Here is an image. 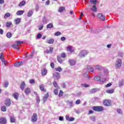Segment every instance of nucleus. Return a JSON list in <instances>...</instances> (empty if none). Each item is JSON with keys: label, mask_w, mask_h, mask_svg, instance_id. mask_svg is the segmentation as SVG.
I'll return each mask as SVG.
<instances>
[{"label": "nucleus", "mask_w": 124, "mask_h": 124, "mask_svg": "<svg viewBox=\"0 0 124 124\" xmlns=\"http://www.w3.org/2000/svg\"><path fill=\"white\" fill-rule=\"evenodd\" d=\"M54 93L56 95H58V89H55L54 91Z\"/></svg>", "instance_id": "62"}, {"label": "nucleus", "mask_w": 124, "mask_h": 124, "mask_svg": "<svg viewBox=\"0 0 124 124\" xmlns=\"http://www.w3.org/2000/svg\"><path fill=\"white\" fill-rule=\"evenodd\" d=\"M68 104L69 105L70 108H72V107L74 106L73 105V101H67Z\"/></svg>", "instance_id": "28"}, {"label": "nucleus", "mask_w": 124, "mask_h": 124, "mask_svg": "<svg viewBox=\"0 0 124 124\" xmlns=\"http://www.w3.org/2000/svg\"><path fill=\"white\" fill-rule=\"evenodd\" d=\"M59 120V121H63V117L60 116Z\"/></svg>", "instance_id": "63"}, {"label": "nucleus", "mask_w": 124, "mask_h": 124, "mask_svg": "<svg viewBox=\"0 0 124 124\" xmlns=\"http://www.w3.org/2000/svg\"><path fill=\"white\" fill-rule=\"evenodd\" d=\"M11 25H12V22H7L6 27H7V28H9L10 27V26H11Z\"/></svg>", "instance_id": "44"}, {"label": "nucleus", "mask_w": 124, "mask_h": 124, "mask_svg": "<svg viewBox=\"0 0 124 124\" xmlns=\"http://www.w3.org/2000/svg\"><path fill=\"white\" fill-rule=\"evenodd\" d=\"M53 27H54V25H53V24L49 23V24H48L47 25L46 28L47 29H52V28H53Z\"/></svg>", "instance_id": "34"}, {"label": "nucleus", "mask_w": 124, "mask_h": 124, "mask_svg": "<svg viewBox=\"0 0 124 124\" xmlns=\"http://www.w3.org/2000/svg\"><path fill=\"white\" fill-rule=\"evenodd\" d=\"M111 86H112V83H109L106 85V88H109V87H111Z\"/></svg>", "instance_id": "56"}, {"label": "nucleus", "mask_w": 124, "mask_h": 124, "mask_svg": "<svg viewBox=\"0 0 124 124\" xmlns=\"http://www.w3.org/2000/svg\"><path fill=\"white\" fill-rule=\"evenodd\" d=\"M115 92V90L114 89L108 90L106 91V93H113Z\"/></svg>", "instance_id": "29"}, {"label": "nucleus", "mask_w": 124, "mask_h": 124, "mask_svg": "<svg viewBox=\"0 0 124 124\" xmlns=\"http://www.w3.org/2000/svg\"><path fill=\"white\" fill-rule=\"evenodd\" d=\"M10 122L12 123H16V119H15V117L14 116V115L10 116Z\"/></svg>", "instance_id": "17"}, {"label": "nucleus", "mask_w": 124, "mask_h": 124, "mask_svg": "<svg viewBox=\"0 0 124 124\" xmlns=\"http://www.w3.org/2000/svg\"><path fill=\"white\" fill-rule=\"evenodd\" d=\"M55 70L56 71H58L59 72H62V67H59L55 68Z\"/></svg>", "instance_id": "36"}, {"label": "nucleus", "mask_w": 124, "mask_h": 124, "mask_svg": "<svg viewBox=\"0 0 124 124\" xmlns=\"http://www.w3.org/2000/svg\"><path fill=\"white\" fill-rule=\"evenodd\" d=\"M53 77L55 79H60V73L58 72H56L53 74Z\"/></svg>", "instance_id": "10"}, {"label": "nucleus", "mask_w": 124, "mask_h": 124, "mask_svg": "<svg viewBox=\"0 0 124 124\" xmlns=\"http://www.w3.org/2000/svg\"><path fill=\"white\" fill-rule=\"evenodd\" d=\"M53 85L55 88H57L58 87V83H57V82L56 81L53 82Z\"/></svg>", "instance_id": "52"}, {"label": "nucleus", "mask_w": 124, "mask_h": 124, "mask_svg": "<svg viewBox=\"0 0 124 124\" xmlns=\"http://www.w3.org/2000/svg\"><path fill=\"white\" fill-rule=\"evenodd\" d=\"M31 120L33 123H35L37 121V114L34 113L31 117Z\"/></svg>", "instance_id": "4"}, {"label": "nucleus", "mask_w": 124, "mask_h": 124, "mask_svg": "<svg viewBox=\"0 0 124 124\" xmlns=\"http://www.w3.org/2000/svg\"><path fill=\"white\" fill-rule=\"evenodd\" d=\"M6 36L8 38H11L12 37V33L11 32H8L6 34Z\"/></svg>", "instance_id": "33"}, {"label": "nucleus", "mask_w": 124, "mask_h": 124, "mask_svg": "<svg viewBox=\"0 0 124 124\" xmlns=\"http://www.w3.org/2000/svg\"><path fill=\"white\" fill-rule=\"evenodd\" d=\"M16 44H17V46L18 45H21V44H22L23 43L22 41H16Z\"/></svg>", "instance_id": "47"}, {"label": "nucleus", "mask_w": 124, "mask_h": 124, "mask_svg": "<svg viewBox=\"0 0 124 124\" xmlns=\"http://www.w3.org/2000/svg\"><path fill=\"white\" fill-rule=\"evenodd\" d=\"M94 67H95L96 69H98L99 70H102V69H103V67L100 66L99 65H96L94 66Z\"/></svg>", "instance_id": "27"}, {"label": "nucleus", "mask_w": 124, "mask_h": 124, "mask_svg": "<svg viewBox=\"0 0 124 124\" xmlns=\"http://www.w3.org/2000/svg\"><path fill=\"white\" fill-rule=\"evenodd\" d=\"M104 105L105 106H110L111 105V103H110V101L108 100H106L103 102Z\"/></svg>", "instance_id": "9"}, {"label": "nucleus", "mask_w": 124, "mask_h": 124, "mask_svg": "<svg viewBox=\"0 0 124 124\" xmlns=\"http://www.w3.org/2000/svg\"><path fill=\"white\" fill-rule=\"evenodd\" d=\"M98 18L100 20H102V21H105V20H106L105 16H103L101 13L98 14Z\"/></svg>", "instance_id": "5"}, {"label": "nucleus", "mask_w": 124, "mask_h": 124, "mask_svg": "<svg viewBox=\"0 0 124 124\" xmlns=\"http://www.w3.org/2000/svg\"><path fill=\"white\" fill-rule=\"evenodd\" d=\"M81 103V100H77L76 101V104H77V105H78V104H80Z\"/></svg>", "instance_id": "55"}, {"label": "nucleus", "mask_w": 124, "mask_h": 124, "mask_svg": "<svg viewBox=\"0 0 124 124\" xmlns=\"http://www.w3.org/2000/svg\"><path fill=\"white\" fill-rule=\"evenodd\" d=\"M30 84H34V83H35V81L34 80V79H31L30 80Z\"/></svg>", "instance_id": "58"}, {"label": "nucleus", "mask_w": 124, "mask_h": 124, "mask_svg": "<svg viewBox=\"0 0 124 124\" xmlns=\"http://www.w3.org/2000/svg\"><path fill=\"white\" fill-rule=\"evenodd\" d=\"M93 109L94 110V111H96V112H101L104 110V108L101 106H97L93 107Z\"/></svg>", "instance_id": "2"}, {"label": "nucleus", "mask_w": 124, "mask_h": 124, "mask_svg": "<svg viewBox=\"0 0 124 124\" xmlns=\"http://www.w3.org/2000/svg\"><path fill=\"white\" fill-rule=\"evenodd\" d=\"M62 34V33L60 31H57L56 33H55V35H56L57 36H58V35H61Z\"/></svg>", "instance_id": "51"}, {"label": "nucleus", "mask_w": 124, "mask_h": 124, "mask_svg": "<svg viewBox=\"0 0 124 124\" xmlns=\"http://www.w3.org/2000/svg\"><path fill=\"white\" fill-rule=\"evenodd\" d=\"M82 86L84 87V88H89V87H90V85L88 84H82Z\"/></svg>", "instance_id": "60"}, {"label": "nucleus", "mask_w": 124, "mask_h": 124, "mask_svg": "<svg viewBox=\"0 0 124 124\" xmlns=\"http://www.w3.org/2000/svg\"><path fill=\"white\" fill-rule=\"evenodd\" d=\"M6 123H7L6 118H5L4 117H1L0 118V124H6Z\"/></svg>", "instance_id": "6"}, {"label": "nucleus", "mask_w": 124, "mask_h": 124, "mask_svg": "<svg viewBox=\"0 0 124 124\" xmlns=\"http://www.w3.org/2000/svg\"><path fill=\"white\" fill-rule=\"evenodd\" d=\"M53 50H54V48L52 47H50L49 48V53L50 54H52V53H53Z\"/></svg>", "instance_id": "59"}, {"label": "nucleus", "mask_w": 124, "mask_h": 124, "mask_svg": "<svg viewBox=\"0 0 124 124\" xmlns=\"http://www.w3.org/2000/svg\"><path fill=\"white\" fill-rule=\"evenodd\" d=\"M25 4H26V1L25 0H23L22 1L19 3V6L21 7V6H24Z\"/></svg>", "instance_id": "31"}, {"label": "nucleus", "mask_w": 124, "mask_h": 124, "mask_svg": "<svg viewBox=\"0 0 124 124\" xmlns=\"http://www.w3.org/2000/svg\"><path fill=\"white\" fill-rule=\"evenodd\" d=\"M0 60H1V62L4 63L5 65H6V63H7V61H5L4 58H3V53H1L0 54Z\"/></svg>", "instance_id": "8"}, {"label": "nucleus", "mask_w": 124, "mask_h": 124, "mask_svg": "<svg viewBox=\"0 0 124 124\" xmlns=\"http://www.w3.org/2000/svg\"><path fill=\"white\" fill-rule=\"evenodd\" d=\"M25 87H26V83H25V82H22L20 85L21 90L22 91H24V89H25Z\"/></svg>", "instance_id": "19"}, {"label": "nucleus", "mask_w": 124, "mask_h": 124, "mask_svg": "<svg viewBox=\"0 0 124 124\" xmlns=\"http://www.w3.org/2000/svg\"><path fill=\"white\" fill-rule=\"evenodd\" d=\"M47 18H46V17H44L43 18V24H47Z\"/></svg>", "instance_id": "40"}, {"label": "nucleus", "mask_w": 124, "mask_h": 124, "mask_svg": "<svg viewBox=\"0 0 124 124\" xmlns=\"http://www.w3.org/2000/svg\"><path fill=\"white\" fill-rule=\"evenodd\" d=\"M116 111L120 115H122V114H123V110H122L121 108H117Z\"/></svg>", "instance_id": "35"}, {"label": "nucleus", "mask_w": 124, "mask_h": 124, "mask_svg": "<svg viewBox=\"0 0 124 124\" xmlns=\"http://www.w3.org/2000/svg\"><path fill=\"white\" fill-rule=\"evenodd\" d=\"M8 85H9V82H8L7 81H6L3 84V86L4 88H7V87H8Z\"/></svg>", "instance_id": "37"}, {"label": "nucleus", "mask_w": 124, "mask_h": 124, "mask_svg": "<svg viewBox=\"0 0 124 124\" xmlns=\"http://www.w3.org/2000/svg\"><path fill=\"white\" fill-rule=\"evenodd\" d=\"M1 111L3 112H6V107L5 106H3L1 107Z\"/></svg>", "instance_id": "43"}, {"label": "nucleus", "mask_w": 124, "mask_h": 124, "mask_svg": "<svg viewBox=\"0 0 124 124\" xmlns=\"http://www.w3.org/2000/svg\"><path fill=\"white\" fill-rule=\"evenodd\" d=\"M64 10H65V8L64 7H60L58 11L59 12L62 13V11H64Z\"/></svg>", "instance_id": "32"}, {"label": "nucleus", "mask_w": 124, "mask_h": 124, "mask_svg": "<svg viewBox=\"0 0 124 124\" xmlns=\"http://www.w3.org/2000/svg\"><path fill=\"white\" fill-rule=\"evenodd\" d=\"M18 45L16 44V45H13L12 46V48H15V49H17L19 51V48L17 47Z\"/></svg>", "instance_id": "46"}, {"label": "nucleus", "mask_w": 124, "mask_h": 124, "mask_svg": "<svg viewBox=\"0 0 124 124\" xmlns=\"http://www.w3.org/2000/svg\"><path fill=\"white\" fill-rule=\"evenodd\" d=\"M62 95H63V92H62V91L60 90L59 96H62Z\"/></svg>", "instance_id": "50"}, {"label": "nucleus", "mask_w": 124, "mask_h": 124, "mask_svg": "<svg viewBox=\"0 0 124 124\" xmlns=\"http://www.w3.org/2000/svg\"><path fill=\"white\" fill-rule=\"evenodd\" d=\"M25 93H26V94H30V93H31V89H30V88H27L26 89H25Z\"/></svg>", "instance_id": "25"}, {"label": "nucleus", "mask_w": 124, "mask_h": 124, "mask_svg": "<svg viewBox=\"0 0 124 124\" xmlns=\"http://www.w3.org/2000/svg\"><path fill=\"white\" fill-rule=\"evenodd\" d=\"M36 100L37 103H39V102H40V99L39 98V96H38V95H36Z\"/></svg>", "instance_id": "48"}, {"label": "nucleus", "mask_w": 124, "mask_h": 124, "mask_svg": "<svg viewBox=\"0 0 124 124\" xmlns=\"http://www.w3.org/2000/svg\"><path fill=\"white\" fill-rule=\"evenodd\" d=\"M25 12V11H18L16 12V15L18 16H21V15H23L24 14V13Z\"/></svg>", "instance_id": "23"}, {"label": "nucleus", "mask_w": 124, "mask_h": 124, "mask_svg": "<svg viewBox=\"0 0 124 124\" xmlns=\"http://www.w3.org/2000/svg\"><path fill=\"white\" fill-rule=\"evenodd\" d=\"M86 69L89 72H93V68L91 66H87Z\"/></svg>", "instance_id": "16"}, {"label": "nucleus", "mask_w": 124, "mask_h": 124, "mask_svg": "<svg viewBox=\"0 0 124 124\" xmlns=\"http://www.w3.org/2000/svg\"><path fill=\"white\" fill-rule=\"evenodd\" d=\"M54 41V39L51 38L50 39L47 40L46 42L47 43H48V44H53Z\"/></svg>", "instance_id": "26"}, {"label": "nucleus", "mask_w": 124, "mask_h": 124, "mask_svg": "<svg viewBox=\"0 0 124 124\" xmlns=\"http://www.w3.org/2000/svg\"><path fill=\"white\" fill-rule=\"evenodd\" d=\"M20 22H21V18H17L15 19V23L16 25H19V24H20Z\"/></svg>", "instance_id": "20"}, {"label": "nucleus", "mask_w": 124, "mask_h": 124, "mask_svg": "<svg viewBox=\"0 0 124 124\" xmlns=\"http://www.w3.org/2000/svg\"><path fill=\"white\" fill-rule=\"evenodd\" d=\"M5 105H6V106H7V107L10 106V105H11V102L10 101V99H7L5 100Z\"/></svg>", "instance_id": "11"}, {"label": "nucleus", "mask_w": 124, "mask_h": 124, "mask_svg": "<svg viewBox=\"0 0 124 124\" xmlns=\"http://www.w3.org/2000/svg\"><path fill=\"white\" fill-rule=\"evenodd\" d=\"M33 14V9L30 10L27 13L28 17H31Z\"/></svg>", "instance_id": "15"}, {"label": "nucleus", "mask_w": 124, "mask_h": 124, "mask_svg": "<svg viewBox=\"0 0 124 124\" xmlns=\"http://www.w3.org/2000/svg\"><path fill=\"white\" fill-rule=\"evenodd\" d=\"M42 37V34H40V33H38L37 35V37L36 38V39H40V38H41Z\"/></svg>", "instance_id": "39"}, {"label": "nucleus", "mask_w": 124, "mask_h": 124, "mask_svg": "<svg viewBox=\"0 0 124 124\" xmlns=\"http://www.w3.org/2000/svg\"><path fill=\"white\" fill-rule=\"evenodd\" d=\"M40 89L42 92H44V93H46V89L44 88V85L43 84H41L39 86Z\"/></svg>", "instance_id": "18"}, {"label": "nucleus", "mask_w": 124, "mask_h": 124, "mask_svg": "<svg viewBox=\"0 0 124 124\" xmlns=\"http://www.w3.org/2000/svg\"><path fill=\"white\" fill-rule=\"evenodd\" d=\"M75 120V118L74 117H70V119L69 120V122H73V121Z\"/></svg>", "instance_id": "53"}, {"label": "nucleus", "mask_w": 124, "mask_h": 124, "mask_svg": "<svg viewBox=\"0 0 124 124\" xmlns=\"http://www.w3.org/2000/svg\"><path fill=\"white\" fill-rule=\"evenodd\" d=\"M67 51L70 52V53H74V48L71 46H69L67 47Z\"/></svg>", "instance_id": "7"}, {"label": "nucleus", "mask_w": 124, "mask_h": 124, "mask_svg": "<svg viewBox=\"0 0 124 124\" xmlns=\"http://www.w3.org/2000/svg\"><path fill=\"white\" fill-rule=\"evenodd\" d=\"M124 80H121L119 82V86L120 87H122V86H124Z\"/></svg>", "instance_id": "45"}, {"label": "nucleus", "mask_w": 124, "mask_h": 124, "mask_svg": "<svg viewBox=\"0 0 124 124\" xmlns=\"http://www.w3.org/2000/svg\"><path fill=\"white\" fill-rule=\"evenodd\" d=\"M57 61L60 62V63H62V58L60 56L57 57Z\"/></svg>", "instance_id": "38"}, {"label": "nucleus", "mask_w": 124, "mask_h": 124, "mask_svg": "<svg viewBox=\"0 0 124 124\" xmlns=\"http://www.w3.org/2000/svg\"><path fill=\"white\" fill-rule=\"evenodd\" d=\"M69 62L70 65H75V63H76V61L74 60L70 59L69 60Z\"/></svg>", "instance_id": "13"}, {"label": "nucleus", "mask_w": 124, "mask_h": 124, "mask_svg": "<svg viewBox=\"0 0 124 124\" xmlns=\"http://www.w3.org/2000/svg\"><path fill=\"white\" fill-rule=\"evenodd\" d=\"M122 66V60L118 59L115 62V67L119 69Z\"/></svg>", "instance_id": "3"}, {"label": "nucleus", "mask_w": 124, "mask_h": 124, "mask_svg": "<svg viewBox=\"0 0 124 124\" xmlns=\"http://www.w3.org/2000/svg\"><path fill=\"white\" fill-rule=\"evenodd\" d=\"M48 97H49V93H47L45 95L44 97V98H43L44 102H45L46 101Z\"/></svg>", "instance_id": "24"}, {"label": "nucleus", "mask_w": 124, "mask_h": 124, "mask_svg": "<svg viewBox=\"0 0 124 124\" xmlns=\"http://www.w3.org/2000/svg\"><path fill=\"white\" fill-rule=\"evenodd\" d=\"M38 10H39V6H38V5H36L35 7V11L36 12H37Z\"/></svg>", "instance_id": "54"}, {"label": "nucleus", "mask_w": 124, "mask_h": 124, "mask_svg": "<svg viewBox=\"0 0 124 124\" xmlns=\"http://www.w3.org/2000/svg\"><path fill=\"white\" fill-rule=\"evenodd\" d=\"M96 93V89H93L90 91V93Z\"/></svg>", "instance_id": "41"}, {"label": "nucleus", "mask_w": 124, "mask_h": 124, "mask_svg": "<svg viewBox=\"0 0 124 124\" xmlns=\"http://www.w3.org/2000/svg\"><path fill=\"white\" fill-rule=\"evenodd\" d=\"M101 77H102V75L101 74L100 75V76H97L94 77V80H95V81H100Z\"/></svg>", "instance_id": "22"}, {"label": "nucleus", "mask_w": 124, "mask_h": 124, "mask_svg": "<svg viewBox=\"0 0 124 124\" xmlns=\"http://www.w3.org/2000/svg\"><path fill=\"white\" fill-rule=\"evenodd\" d=\"M90 2L93 4H96V0H90Z\"/></svg>", "instance_id": "49"}, {"label": "nucleus", "mask_w": 124, "mask_h": 124, "mask_svg": "<svg viewBox=\"0 0 124 124\" xmlns=\"http://www.w3.org/2000/svg\"><path fill=\"white\" fill-rule=\"evenodd\" d=\"M47 69L46 68H43L42 69V75L43 76H45L46 75H47Z\"/></svg>", "instance_id": "14"}, {"label": "nucleus", "mask_w": 124, "mask_h": 124, "mask_svg": "<svg viewBox=\"0 0 124 124\" xmlns=\"http://www.w3.org/2000/svg\"><path fill=\"white\" fill-rule=\"evenodd\" d=\"M23 64V62H17L15 63L14 65L15 66H16V67H18L19 66H21Z\"/></svg>", "instance_id": "21"}, {"label": "nucleus", "mask_w": 124, "mask_h": 124, "mask_svg": "<svg viewBox=\"0 0 124 124\" xmlns=\"http://www.w3.org/2000/svg\"><path fill=\"white\" fill-rule=\"evenodd\" d=\"M88 54H89V51L88 50H82L80 52L78 56L80 58H84V57H86Z\"/></svg>", "instance_id": "1"}, {"label": "nucleus", "mask_w": 124, "mask_h": 124, "mask_svg": "<svg viewBox=\"0 0 124 124\" xmlns=\"http://www.w3.org/2000/svg\"><path fill=\"white\" fill-rule=\"evenodd\" d=\"M84 77H85L86 78H88L89 79H90L91 78L90 77V76L87 74H84L83 75Z\"/></svg>", "instance_id": "57"}, {"label": "nucleus", "mask_w": 124, "mask_h": 124, "mask_svg": "<svg viewBox=\"0 0 124 124\" xmlns=\"http://www.w3.org/2000/svg\"><path fill=\"white\" fill-rule=\"evenodd\" d=\"M66 55H65V53H62L61 54V58H65Z\"/></svg>", "instance_id": "64"}, {"label": "nucleus", "mask_w": 124, "mask_h": 124, "mask_svg": "<svg viewBox=\"0 0 124 124\" xmlns=\"http://www.w3.org/2000/svg\"><path fill=\"white\" fill-rule=\"evenodd\" d=\"M8 17H10V13H7V14H5L4 18L6 19V18H8Z\"/></svg>", "instance_id": "42"}, {"label": "nucleus", "mask_w": 124, "mask_h": 124, "mask_svg": "<svg viewBox=\"0 0 124 124\" xmlns=\"http://www.w3.org/2000/svg\"><path fill=\"white\" fill-rule=\"evenodd\" d=\"M13 96L14 97L16 100H18L19 97V93H18L15 92L13 94Z\"/></svg>", "instance_id": "12"}, {"label": "nucleus", "mask_w": 124, "mask_h": 124, "mask_svg": "<svg viewBox=\"0 0 124 124\" xmlns=\"http://www.w3.org/2000/svg\"><path fill=\"white\" fill-rule=\"evenodd\" d=\"M65 119L66 120H67V121H68V122L69 121V119H70V117H69V115H66L65 116Z\"/></svg>", "instance_id": "61"}, {"label": "nucleus", "mask_w": 124, "mask_h": 124, "mask_svg": "<svg viewBox=\"0 0 124 124\" xmlns=\"http://www.w3.org/2000/svg\"><path fill=\"white\" fill-rule=\"evenodd\" d=\"M92 11H93V12H96L97 11V9H96V6L95 5H93L92 8H91Z\"/></svg>", "instance_id": "30"}]
</instances>
